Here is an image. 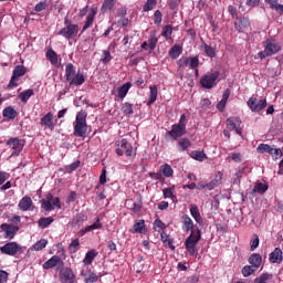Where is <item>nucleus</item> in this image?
Instances as JSON below:
<instances>
[{
	"instance_id": "nucleus-23",
	"label": "nucleus",
	"mask_w": 283,
	"mask_h": 283,
	"mask_svg": "<svg viewBox=\"0 0 283 283\" xmlns=\"http://www.w3.org/2000/svg\"><path fill=\"white\" fill-rule=\"evenodd\" d=\"M248 262L258 270L262 266V255H260V253H253L248 258Z\"/></svg>"
},
{
	"instance_id": "nucleus-38",
	"label": "nucleus",
	"mask_w": 283,
	"mask_h": 283,
	"mask_svg": "<svg viewBox=\"0 0 283 283\" xmlns=\"http://www.w3.org/2000/svg\"><path fill=\"white\" fill-rule=\"evenodd\" d=\"M31 96H34V90H32V88L23 91L22 93L19 94V98H20L21 103H28V101H30Z\"/></svg>"
},
{
	"instance_id": "nucleus-56",
	"label": "nucleus",
	"mask_w": 283,
	"mask_h": 283,
	"mask_svg": "<svg viewBox=\"0 0 283 283\" xmlns=\"http://www.w3.org/2000/svg\"><path fill=\"white\" fill-rule=\"evenodd\" d=\"M205 53L207 54V56H210V59H214V56H216V49H213L209 44H205Z\"/></svg>"
},
{
	"instance_id": "nucleus-59",
	"label": "nucleus",
	"mask_w": 283,
	"mask_h": 283,
	"mask_svg": "<svg viewBox=\"0 0 283 283\" xmlns=\"http://www.w3.org/2000/svg\"><path fill=\"white\" fill-rule=\"evenodd\" d=\"M46 8H48V3L44 2V1H41L38 4H35L34 11L35 12H43V10H45Z\"/></svg>"
},
{
	"instance_id": "nucleus-31",
	"label": "nucleus",
	"mask_w": 283,
	"mask_h": 283,
	"mask_svg": "<svg viewBox=\"0 0 283 283\" xmlns=\"http://www.w3.org/2000/svg\"><path fill=\"white\" fill-rule=\"evenodd\" d=\"M222 185V174H219V176H216L210 182H208L207 189L208 191H213L216 187H220Z\"/></svg>"
},
{
	"instance_id": "nucleus-14",
	"label": "nucleus",
	"mask_w": 283,
	"mask_h": 283,
	"mask_svg": "<svg viewBox=\"0 0 283 283\" xmlns=\"http://www.w3.org/2000/svg\"><path fill=\"white\" fill-rule=\"evenodd\" d=\"M7 145L12 149L11 156H19L23 151V144H21V139L18 137L7 140Z\"/></svg>"
},
{
	"instance_id": "nucleus-54",
	"label": "nucleus",
	"mask_w": 283,
	"mask_h": 283,
	"mask_svg": "<svg viewBox=\"0 0 283 283\" xmlns=\"http://www.w3.org/2000/svg\"><path fill=\"white\" fill-rule=\"evenodd\" d=\"M101 61H102V63H104V65H107V63H109V61H112V53H109V51H107V50H104Z\"/></svg>"
},
{
	"instance_id": "nucleus-55",
	"label": "nucleus",
	"mask_w": 283,
	"mask_h": 283,
	"mask_svg": "<svg viewBox=\"0 0 283 283\" xmlns=\"http://www.w3.org/2000/svg\"><path fill=\"white\" fill-rule=\"evenodd\" d=\"M154 23L155 25H160L163 23V12H160V10L155 11Z\"/></svg>"
},
{
	"instance_id": "nucleus-48",
	"label": "nucleus",
	"mask_w": 283,
	"mask_h": 283,
	"mask_svg": "<svg viewBox=\"0 0 283 283\" xmlns=\"http://www.w3.org/2000/svg\"><path fill=\"white\" fill-rule=\"evenodd\" d=\"M158 4V0H147L143 7V12H150Z\"/></svg>"
},
{
	"instance_id": "nucleus-47",
	"label": "nucleus",
	"mask_w": 283,
	"mask_h": 283,
	"mask_svg": "<svg viewBox=\"0 0 283 283\" xmlns=\"http://www.w3.org/2000/svg\"><path fill=\"white\" fill-rule=\"evenodd\" d=\"M171 34H174V27L171 24L165 25L161 31V36H165V39L169 41Z\"/></svg>"
},
{
	"instance_id": "nucleus-43",
	"label": "nucleus",
	"mask_w": 283,
	"mask_h": 283,
	"mask_svg": "<svg viewBox=\"0 0 283 283\" xmlns=\"http://www.w3.org/2000/svg\"><path fill=\"white\" fill-rule=\"evenodd\" d=\"M272 10H276L279 14H283V4H279L277 0H265Z\"/></svg>"
},
{
	"instance_id": "nucleus-41",
	"label": "nucleus",
	"mask_w": 283,
	"mask_h": 283,
	"mask_svg": "<svg viewBox=\"0 0 283 283\" xmlns=\"http://www.w3.org/2000/svg\"><path fill=\"white\" fill-rule=\"evenodd\" d=\"M182 54V46L175 44L170 51H169V56L172 57L174 60L178 59Z\"/></svg>"
},
{
	"instance_id": "nucleus-34",
	"label": "nucleus",
	"mask_w": 283,
	"mask_h": 283,
	"mask_svg": "<svg viewBox=\"0 0 283 283\" xmlns=\"http://www.w3.org/2000/svg\"><path fill=\"white\" fill-rule=\"evenodd\" d=\"M116 6V0H104L101 12L105 14V12H109L114 10V7Z\"/></svg>"
},
{
	"instance_id": "nucleus-57",
	"label": "nucleus",
	"mask_w": 283,
	"mask_h": 283,
	"mask_svg": "<svg viewBox=\"0 0 283 283\" xmlns=\"http://www.w3.org/2000/svg\"><path fill=\"white\" fill-rule=\"evenodd\" d=\"M154 229H159V231H165V229H167V224H165L163 220L156 219L154 221Z\"/></svg>"
},
{
	"instance_id": "nucleus-11",
	"label": "nucleus",
	"mask_w": 283,
	"mask_h": 283,
	"mask_svg": "<svg viewBox=\"0 0 283 283\" xmlns=\"http://www.w3.org/2000/svg\"><path fill=\"white\" fill-rule=\"evenodd\" d=\"M21 251V247L17 242H8L0 248V253L3 255L14 256Z\"/></svg>"
},
{
	"instance_id": "nucleus-40",
	"label": "nucleus",
	"mask_w": 283,
	"mask_h": 283,
	"mask_svg": "<svg viewBox=\"0 0 283 283\" xmlns=\"http://www.w3.org/2000/svg\"><path fill=\"white\" fill-rule=\"evenodd\" d=\"M28 72V69L23 65H17L13 70L12 76L18 78L20 76H25V73Z\"/></svg>"
},
{
	"instance_id": "nucleus-20",
	"label": "nucleus",
	"mask_w": 283,
	"mask_h": 283,
	"mask_svg": "<svg viewBox=\"0 0 283 283\" xmlns=\"http://www.w3.org/2000/svg\"><path fill=\"white\" fill-rule=\"evenodd\" d=\"M32 198H30L29 196L23 197L20 201H19V209L20 211H30V209H32Z\"/></svg>"
},
{
	"instance_id": "nucleus-19",
	"label": "nucleus",
	"mask_w": 283,
	"mask_h": 283,
	"mask_svg": "<svg viewBox=\"0 0 283 283\" xmlns=\"http://www.w3.org/2000/svg\"><path fill=\"white\" fill-rule=\"evenodd\" d=\"M282 250L280 248H275L273 252L270 253V262L272 264H282Z\"/></svg>"
},
{
	"instance_id": "nucleus-51",
	"label": "nucleus",
	"mask_w": 283,
	"mask_h": 283,
	"mask_svg": "<svg viewBox=\"0 0 283 283\" xmlns=\"http://www.w3.org/2000/svg\"><path fill=\"white\" fill-rule=\"evenodd\" d=\"M46 247H48V240L41 239L33 245V249L34 251H43V249H45Z\"/></svg>"
},
{
	"instance_id": "nucleus-53",
	"label": "nucleus",
	"mask_w": 283,
	"mask_h": 283,
	"mask_svg": "<svg viewBox=\"0 0 283 283\" xmlns=\"http://www.w3.org/2000/svg\"><path fill=\"white\" fill-rule=\"evenodd\" d=\"M81 242L78 241V239H73L69 245V251H71V253H76V251H78Z\"/></svg>"
},
{
	"instance_id": "nucleus-39",
	"label": "nucleus",
	"mask_w": 283,
	"mask_h": 283,
	"mask_svg": "<svg viewBox=\"0 0 283 283\" xmlns=\"http://www.w3.org/2000/svg\"><path fill=\"white\" fill-rule=\"evenodd\" d=\"M256 271L258 269L250 264V265H244L241 270V273L243 277H251V275H253V273H255Z\"/></svg>"
},
{
	"instance_id": "nucleus-35",
	"label": "nucleus",
	"mask_w": 283,
	"mask_h": 283,
	"mask_svg": "<svg viewBox=\"0 0 283 283\" xmlns=\"http://www.w3.org/2000/svg\"><path fill=\"white\" fill-rule=\"evenodd\" d=\"M191 147V140L189 138L184 137L178 140V151H187Z\"/></svg>"
},
{
	"instance_id": "nucleus-25",
	"label": "nucleus",
	"mask_w": 283,
	"mask_h": 283,
	"mask_svg": "<svg viewBox=\"0 0 283 283\" xmlns=\"http://www.w3.org/2000/svg\"><path fill=\"white\" fill-rule=\"evenodd\" d=\"M85 283H96L98 282V274L92 270H87V272H82Z\"/></svg>"
},
{
	"instance_id": "nucleus-50",
	"label": "nucleus",
	"mask_w": 283,
	"mask_h": 283,
	"mask_svg": "<svg viewBox=\"0 0 283 283\" xmlns=\"http://www.w3.org/2000/svg\"><path fill=\"white\" fill-rule=\"evenodd\" d=\"M134 231L135 233H143L145 231V220H138L134 223Z\"/></svg>"
},
{
	"instance_id": "nucleus-28",
	"label": "nucleus",
	"mask_w": 283,
	"mask_h": 283,
	"mask_svg": "<svg viewBox=\"0 0 283 283\" xmlns=\"http://www.w3.org/2000/svg\"><path fill=\"white\" fill-rule=\"evenodd\" d=\"M52 200H54V196H52V193L46 195V199L42 200V209H44V211H54Z\"/></svg>"
},
{
	"instance_id": "nucleus-15",
	"label": "nucleus",
	"mask_w": 283,
	"mask_h": 283,
	"mask_svg": "<svg viewBox=\"0 0 283 283\" xmlns=\"http://www.w3.org/2000/svg\"><path fill=\"white\" fill-rule=\"evenodd\" d=\"M60 282L63 283H74L76 282V275L74 274V271L70 268H63L60 271Z\"/></svg>"
},
{
	"instance_id": "nucleus-13",
	"label": "nucleus",
	"mask_w": 283,
	"mask_h": 283,
	"mask_svg": "<svg viewBox=\"0 0 283 283\" xmlns=\"http://www.w3.org/2000/svg\"><path fill=\"white\" fill-rule=\"evenodd\" d=\"M227 129L230 132H235L239 136H242V128H240V125H242V120L238 117H229L226 122Z\"/></svg>"
},
{
	"instance_id": "nucleus-52",
	"label": "nucleus",
	"mask_w": 283,
	"mask_h": 283,
	"mask_svg": "<svg viewBox=\"0 0 283 283\" xmlns=\"http://www.w3.org/2000/svg\"><path fill=\"white\" fill-rule=\"evenodd\" d=\"M250 244V251H255V249L260 247V237H258V234H253Z\"/></svg>"
},
{
	"instance_id": "nucleus-17",
	"label": "nucleus",
	"mask_w": 283,
	"mask_h": 283,
	"mask_svg": "<svg viewBox=\"0 0 283 283\" xmlns=\"http://www.w3.org/2000/svg\"><path fill=\"white\" fill-rule=\"evenodd\" d=\"M40 124L42 127H45V129H54V115L52 113H48L41 118Z\"/></svg>"
},
{
	"instance_id": "nucleus-4",
	"label": "nucleus",
	"mask_w": 283,
	"mask_h": 283,
	"mask_svg": "<svg viewBox=\"0 0 283 283\" xmlns=\"http://www.w3.org/2000/svg\"><path fill=\"white\" fill-rule=\"evenodd\" d=\"M187 134V115L182 114L178 124H174L171 126V130L167 133L170 138L178 140V138H182Z\"/></svg>"
},
{
	"instance_id": "nucleus-36",
	"label": "nucleus",
	"mask_w": 283,
	"mask_h": 283,
	"mask_svg": "<svg viewBox=\"0 0 283 283\" xmlns=\"http://www.w3.org/2000/svg\"><path fill=\"white\" fill-rule=\"evenodd\" d=\"M130 203V211L133 213H140L143 210V199H139L137 202H134L133 200H128V205Z\"/></svg>"
},
{
	"instance_id": "nucleus-27",
	"label": "nucleus",
	"mask_w": 283,
	"mask_h": 283,
	"mask_svg": "<svg viewBox=\"0 0 283 283\" xmlns=\"http://www.w3.org/2000/svg\"><path fill=\"white\" fill-rule=\"evenodd\" d=\"M149 90H150L149 99L147 102L148 107L154 105L158 98V86L150 85Z\"/></svg>"
},
{
	"instance_id": "nucleus-2",
	"label": "nucleus",
	"mask_w": 283,
	"mask_h": 283,
	"mask_svg": "<svg viewBox=\"0 0 283 283\" xmlns=\"http://www.w3.org/2000/svg\"><path fill=\"white\" fill-rule=\"evenodd\" d=\"M65 78L70 87H78L85 83V75L81 72L76 73V67L72 63L65 66Z\"/></svg>"
},
{
	"instance_id": "nucleus-26",
	"label": "nucleus",
	"mask_w": 283,
	"mask_h": 283,
	"mask_svg": "<svg viewBox=\"0 0 283 283\" xmlns=\"http://www.w3.org/2000/svg\"><path fill=\"white\" fill-rule=\"evenodd\" d=\"M97 255L98 251H96L95 249L90 250L88 252H86L85 258L83 259V264H85V266H90Z\"/></svg>"
},
{
	"instance_id": "nucleus-30",
	"label": "nucleus",
	"mask_w": 283,
	"mask_h": 283,
	"mask_svg": "<svg viewBox=\"0 0 283 283\" xmlns=\"http://www.w3.org/2000/svg\"><path fill=\"white\" fill-rule=\"evenodd\" d=\"M190 214L198 222V224H202V216H200V209L196 205L190 206Z\"/></svg>"
},
{
	"instance_id": "nucleus-42",
	"label": "nucleus",
	"mask_w": 283,
	"mask_h": 283,
	"mask_svg": "<svg viewBox=\"0 0 283 283\" xmlns=\"http://www.w3.org/2000/svg\"><path fill=\"white\" fill-rule=\"evenodd\" d=\"M122 112L125 116H132L134 114V104L126 102L122 104Z\"/></svg>"
},
{
	"instance_id": "nucleus-21",
	"label": "nucleus",
	"mask_w": 283,
	"mask_h": 283,
	"mask_svg": "<svg viewBox=\"0 0 283 283\" xmlns=\"http://www.w3.org/2000/svg\"><path fill=\"white\" fill-rule=\"evenodd\" d=\"M249 25H251V22L247 17L239 18L238 22L234 23L235 30H238V32H244Z\"/></svg>"
},
{
	"instance_id": "nucleus-29",
	"label": "nucleus",
	"mask_w": 283,
	"mask_h": 283,
	"mask_svg": "<svg viewBox=\"0 0 283 283\" xmlns=\"http://www.w3.org/2000/svg\"><path fill=\"white\" fill-rule=\"evenodd\" d=\"M129 90H132V83L127 82L123 84L120 87L117 88V96L118 98L123 99L127 96Z\"/></svg>"
},
{
	"instance_id": "nucleus-22",
	"label": "nucleus",
	"mask_w": 283,
	"mask_h": 283,
	"mask_svg": "<svg viewBox=\"0 0 283 283\" xmlns=\"http://www.w3.org/2000/svg\"><path fill=\"white\" fill-rule=\"evenodd\" d=\"M97 12H98L97 8L91 9L90 13L86 17V21L83 27V32H85V30H88V28H92V23H94V17H96Z\"/></svg>"
},
{
	"instance_id": "nucleus-16",
	"label": "nucleus",
	"mask_w": 283,
	"mask_h": 283,
	"mask_svg": "<svg viewBox=\"0 0 283 283\" xmlns=\"http://www.w3.org/2000/svg\"><path fill=\"white\" fill-rule=\"evenodd\" d=\"M65 264L63 262V259L59 255H53L51 259H49L46 262L43 263L42 269L45 271H50V269H54L55 266H63Z\"/></svg>"
},
{
	"instance_id": "nucleus-9",
	"label": "nucleus",
	"mask_w": 283,
	"mask_h": 283,
	"mask_svg": "<svg viewBox=\"0 0 283 283\" xmlns=\"http://www.w3.org/2000/svg\"><path fill=\"white\" fill-rule=\"evenodd\" d=\"M248 107L251 112L260 113L266 107V98L258 101V97H250L247 102Z\"/></svg>"
},
{
	"instance_id": "nucleus-6",
	"label": "nucleus",
	"mask_w": 283,
	"mask_h": 283,
	"mask_svg": "<svg viewBox=\"0 0 283 283\" xmlns=\"http://www.w3.org/2000/svg\"><path fill=\"white\" fill-rule=\"evenodd\" d=\"M116 146L118 147L115 150L117 156H123L124 154L128 158H132V156H136V154L134 153V146H132V144H129L127 139L124 138L119 142H116Z\"/></svg>"
},
{
	"instance_id": "nucleus-12",
	"label": "nucleus",
	"mask_w": 283,
	"mask_h": 283,
	"mask_svg": "<svg viewBox=\"0 0 283 283\" xmlns=\"http://www.w3.org/2000/svg\"><path fill=\"white\" fill-rule=\"evenodd\" d=\"M0 229L4 232L6 240H14L17 232L19 231V226L2 223Z\"/></svg>"
},
{
	"instance_id": "nucleus-33",
	"label": "nucleus",
	"mask_w": 283,
	"mask_h": 283,
	"mask_svg": "<svg viewBox=\"0 0 283 283\" xmlns=\"http://www.w3.org/2000/svg\"><path fill=\"white\" fill-rule=\"evenodd\" d=\"M52 222H54V217H42L38 221V227L40 229H48Z\"/></svg>"
},
{
	"instance_id": "nucleus-7",
	"label": "nucleus",
	"mask_w": 283,
	"mask_h": 283,
	"mask_svg": "<svg viewBox=\"0 0 283 283\" xmlns=\"http://www.w3.org/2000/svg\"><path fill=\"white\" fill-rule=\"evenodd\" d=\"M219 76L220 72L218 71L203 75L200 80L201 87L205 90H212V87L216 86V81H218Z\"/></svg>"
},
{
	"instance_id": "nucleus-49",
	"label": "nucleus",
	"mask_w": 283,
	"mask_h": 283,
	"mask_svg": "<svg viewBox=\"0 0 283 283\" xmlns=\"http://www.w3.org/2000/svg\"><path fill=\"white\" fill-rule=\"evenodd\" d=\"M269 280H273V274L263 273L254 280V283H266Z\"/></svg>"
},
{
	"instance_id": "nucleus-44",
	"label": "nucleus",
	"mask_w": 283,
	"mask_h": 283,
	"mask_svg": "<svg viewBox=\"0 0 283 283\" xmlns=\"http://www.w3.org/2000/svg\"><path fill=\"white\" fill-rule=\"evenodd\" d=\"M258 154H273V147L268 144H260L256 147Z\"/></svg>"
},
{
	"instance_id": "nucleus-64",
	"label": "nucleus",
	"mask_w": 283,
	"mask_h": 283,
	"mask_svg": "<svg viewBox=\"0 0 283 283\" xmlns=\"http://www.w3.org/2000/svg\"><path fill=\"white\" fill-rule=\"evenodd\" d=\"M8 282V272L0 270V283Z\"/></svg>"
},
{
	"instance_id": "nucleus-5",
	"label": "nucleus",
	"mask_w": 283,
	"mask_h": 283,
	"mask_svg": "<svg viewBox=\"0 0 283 283\" xmlns=\"http://www.w3.org/2000/svg\"><path fill=\"white\" fill-rule=\"evenodd\" d=\"M64 25L65 28L61 29L59 31L60 36H64L67 41H71V39H74L76 34H78V24L72 23L70 19H64Z\"/></svg>"
},
{
	"instance_id": "nucleus-62",
	"label": "nucleus",
	"mask_w": 283,
	"mask_h": 283,
	"mask_svg": "<svg viewBox=\"0 0 283 283\" xmlns=\"http://www.w3.org/2000/svg\"><path fill=\"white\" fill-rule=\"evenodd\" d=\"M165 247H168V249H171V251H176V245H174V238H169L168 240L163 242Z\"/></svg>"
},
{
	"instance_id": "nucleus-10",
	"label": "nucleus",
	"mask_w": 283,
	"mask_h": 283,
	"mask_svg": "<svg viewBox=\"0 0 283 283\" xmlns=\"http://www.w3.org/2000/svg\"><path fill=\"white\" fill-rule=\"evenodd\" d=\"M263 48L266 55L273 56L274 54H277L280 50H282V46L280 43L275 42L273 39H268L263 42Z\"/></svg>"
},
{
	"instance_id": "nucleus-1",
	"label": "nucleus",
	"mask_w": 283,
	"mask_h": 283,
	"mask_svg": "<svg viewBox=\"0 0 283 283\" xmlns=\"http://www.w3.org/2000/svg\"><path fill=\"white\" fill-rule=\"evenodd\" d=\"M182 220V231L189 232L191 231L190 235L185 241L186 250L188 251L189 255H198V242L202 239V232L200 229L193 227V220L188 214H184L181 217Z\"/></svg>"
},
{
	"instance_id": "nucleus-46",
	"label": "nucleus",
	"mask_w": 283,
	"mask_h": 283,
	"mask_svg": "<svg viewBox=\"0 0 283 283\" xmlns=\"http://www.w3.org/2000/svg\"><path fill=\"white\" fill-rule=\"evenodd\" d=\"M269 191V186L266 184L258 182L254 185L253 192L254 193H266Z\"/></svg>"
},
{
	"instance_id": "nucleus-18",
	"label": "nucleus",
	"mask_w": 283,
	"mask_h": 283,
	"mask_svg": "<svg viewBox=\"0 0 283 283\" xmlns=\"http://www.w3.org/2000/svg\"><path fill=\"white\" fill-rule=\"evenodd\" d=\"M96 229H103V223H101V218H97L95 222L91 226L85 227V229H82L78 231V235L83 237L85 233H90V231H94Z\"/></svg>"
},
{
	"instance_id": "nucleus-58",
	"label": "nucleus",
	"mask_w": 283,
	"mask_h": 283,
	"mask_svg": "<svg viewBox=\"0 0 283 283\" xmlns=\"http://www.w3.org/2000/svg\"><path fill=\"white\" fill-rule=\"evenodd\" d=\"M164 193V198H171L174 200V198H176V196H174V188H165L163 190Z\"/></svg>"
},
{
	"instance_id": "nucleus-37",
	"label": "nucleus",
	"mask_w": 283,
	"mask_h": 283,
	"mask_svg": "<svg viewBox=\"0 0 283 283\" xmlns=\"http://www.w3.org/2000/svg\"><path fill=\"white\" fill-rule=\"evenodd\" d=\"M46 59L50 61L51 65H57L59 63V54H56V51H53L52 49L46 51Z\"/></svg>"
},
{
	"instance_id": "nucleus-60",
	"label": "nucleus",
	"mask_w": 283,
	"mask_h": 283,
	"mask_svg": "<svg viewBox=\"0 0 283 283\" xmlns=\"http://www.w3.org/2000/svg\"><path fill=\"white\" fill-rule=\"evenodd\" d=\"M158 43V38L150 36L148 40V48L149 50H156V44Z\"/></svg>"
},
{
	"instance_id": "nucleus-61",
	"label": "nucleus",
	"mask_w": 283,
	"mask_h": 283,
	"mask_svg": "<svg viewBox=\"0 0 283 283\" xmlns=\"http://www.w3.org/2000/svg\"><path fill=\"white\" fill-rule=\"evenodd\" d=\"M18 77H14V75L11 76V80L7 86V90H14V87H17L19 84L17 83Z\"/></svg>"
},
{
	"instance_id": "nucleus-45",
	"label": "nucleus",
	"mask_w": 283,
	"mask_h": 283,
	"mask_svg": "<svg viewBox=\"0 0 283 283\" xmlns=\"http://www.w3.org/2000/svg\"><path fill=\"white\" fill-rule=\"evenodd\" d=\"M160 171L166 178H171V176H174V168H171L169 164L163 165Z\"/></svg>"
},
{
	"instance_id": "nucleus-24",
	"label": "nucleus",
	"mask_w": 283,
	"mask_h": 283,
	"mask_svg": "<svg viewBox=\"0 0 283 283\" xmlns=\"http://www.w3.org/2000/svg\"><path fill=\"white\" fill-rule=\"evenodd\" d=\"M2 116L7 118V120H14V118L19 116V113L12 106H8L2 111Z\"/></svg>"
},
{
	"instance_id": "nucleus-8",
	"label": "nucleus",
	"mask_w": 283,
	"mask_h": 283,
	"mask_svg": "<svg viewBox=\"0 0 283 283\" xmlns=\"http://www.w3.org/2000/svg\"><path fill=\"white\" fill-rule=\"evenodd\" d=\"M177 65H178V70H182V67H187V65H189L190 70H196V67L200 65V60L198 59V56H193V57L181 56L178 60Z\"/></svg>"
},
{
	"instance_id": "nucleus-63",
	"label": "nucleus",
	"mask_w": 283,
	"mask_h": 283,
	"mask_svg": "<svg viewBox=\"0 0 283 283\" xmlns=\"http://www.w3.org/2000/svg\"><path fill=\"white\" fill-rule=\"evenodd\" d=\"M231 160H233V163H240L242 160V154L233 153L231 155Z\"/></svg>"
},
{
	"instance_id": "nucleus-3",
	"label": "nucleus",
	"mask_w": 283,
	"mask_h": 283,
	"mask_svg": "<svg viewBox=\"0 0 283 283\" xmlns=\"http://www.w3.org/2000/svg\"><path fill=\"white\" fill-rule=\"evenodd\" d=\"M85 134H87V112L80 111L75 117L74 136L85 138Z\"/></svg>"
},
{
	"instance_id": "nucleus-32",
	"label": "nucleus",
	"mask_w": 283,
	"mask_h": 283,
	"mask_svg": "<svg viewBox=\"0 0 283 283\" xmlns=\"http://www.w3.org/2000/svg\"><path fill=\"white\" fill-rule=\"evenodd\" d=\"M190 158H192L193 160H198L199 163H205V160H207L208 157L203 150H192L190 153Z\"/></svg>"
}]
</instances>
